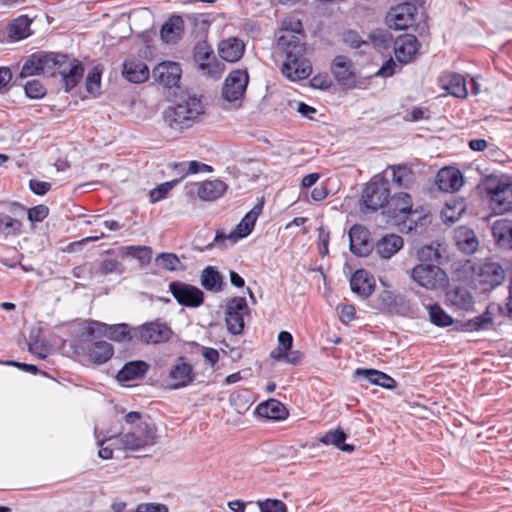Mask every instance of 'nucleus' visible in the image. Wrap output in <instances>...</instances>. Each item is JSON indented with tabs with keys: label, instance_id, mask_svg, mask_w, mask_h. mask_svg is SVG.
Listing matches in <instances>:
<instances>
[{
	"label": "nucleus",
	"instance_id": "2f4dec72",
	"mask_svg": "<svg viewBox=\"0 0 512 512\" xmlns=\"http://www.w3.org/2000/svg\"><path fill=\"white\" fill-rule=\"evenodd\" d=\"M403 247L402 237L395 234L383 236L376 244V252L384 259L391 258Z\"/></svg>",
	"mask_w": 512,
	"mask_h": 512
},
{
	"label": "nucleus",
	"instance_id": "6e6d98bb",
	"mask_svg": "<svg viewBox=\"0 0 512 512\" xmlns=\"http://www.w3.org/2000/svg\"><path fill=\"white\" fill-rule=\"evenodd\" d=\"M29 187L33 193L44 195L51 189V184L45 181L30 180Z\"/></svg>",
	"mask_w": 512,
	"mask_h": 512
},
{
	"label": "nucleus",
	"instance_id": "052dcab7",
	"mask_svg": "<svg viewBox=\"0 0 512 512\" xmlns=\"http://www.w3.org/2000/svg\"><path fill=\"white\" fill-rule=\"evenodd\" d=\"M278 343L279 349H283L284 351L290 350L293 343L292 335L287 331H281L278 334Z\"/></svg>",
	"mask_w": 512,
	"mask_h": 512
},
{
	"label": "nucleus",
	"instance_id": "0eeeda50",
	"mask_svg": "<svg viewBox=\"0 0 512 512\" xmlns=\"http://www.w3.org/2000/svg\"><path fill=\"white\" fill-rule=\"evenodd\" d=\"M473 277L483 290H490L502 284L505 272L499 263L485 260L473 266Z\"/></svg>",
	"mask_w": 512,
	"mask_h": 512
},
{
	"label": "nucleus",
	"instance_id": "6e6552de",
	"mask_svg": "<svg viewBox=\"0 0 512 512\" xmlns=\"http://www.w3.org/2000/svg\"><path fill=\"white\" fill-rule=\"evenodd\" d=\"M249 76L246 70L237 69L229 73L224 81L222 96L228 102H235L237 105L243 99Z\"/></svg>",
	"mask_w": 512,
	"mask_h": 512
},
{
	"label": "nucleus",
	"instance_id": "bb28decb",
	"mask_svg": "<svg viewBox=\"0 0 512 512\" xmlns=\"http://www.w3.org/2000/svg\"><path fill=\"white\" fill-rule=\"evenodd\" d=\"M492 234L499 247L512 249V220L495 221L492 226Z\"/></svg>",
	"mask_w": 512,
	"mask_h": 512
},
{
	"label": "nucleus",
	"instance_id": "aec40b11",
	"mask_svg": "<svg viewBox=\"0 0 512 512\" xmlns=\"http://www.w3.org/2000/svg\"><path fill=\"white\" fill-rule=\"evenodd\" d=\"M349 239L350 250L357 256H366L373 248L372 243L370 242L369 231L361 225H354L351 227L349 230Z\"/></svg>",
	"mask_w": 512,
	"mask_h": 512
},
{
	"label": "nucleus",
	"instance_id": "f704fd0d",
	"mask_svg": "<svg viewBox=\"0 0 512 512\" xmlns=\"http://www.w3.org/2000/svg\"><path fill=\"white\" fill-rule=\"evenodd\" d=\"M355 374L367 379L371 384L381 386L386 389H393L396 381L389 375L374 369H357Z\"/></svg>",
	"mask_w": 512,
	"mask_h": 512
},
{
	"label": "nucleus",
	"instance_id": "09e8293b",
	"mask_svg": "<svg viewBox=\"0 0 512 512\" xmlns=\"http://www.w3.org/2000/svg\"><path fill=\"white\" fill-rule=\"evenodd\" d=\"M416 257L419 263H433L440 257V254L431 245H424L417 250Z\"/></svg>",
	"mask_w": 512,
	"mask_h": 512
},
{
	"label": "nucleus",
	"instance_id": "e433bc0d",
	"mask_svg": "<svg viewBox=\"0 0 512 512\" xmlns=\"http://www.w3.org/2000/svg\"><path fill=\"white\" fill-rule=\"evenodd\" d=\"M183 32V20L180 16H172L160 31L162 40L166 43L175 42Z\"/></svg>",
	"mask_w": 512,
	"mask_h": 512
},
{
	"label": "nucleus",
	"instance_id": "de8ad7c7",
	"mask_svg": "<svg viewBox=\"0 0 512 512\" xmlns=\"http://www.w3.org/2000/svg\"><path fill=\"white\" fill-rule=\"evenodd\" d=\"M123 271V265L116 258H105L99 263L96 273L101 276H106L112 273L120 275Z\"/></svg>",
	"mask_w": 512,
	"mask_h": 512
},
{
	"label": "nucleus",
	"instance_id": "0e129e2a",
	"mask_svg": "<svg viewBox=\"0 0 512 512\" xmlns=\"http://www.w3.org/2000/svg\"><path fill=\"white\" fill-rule=\"evenodd\" d=\"M12 73L9 68H0V91L6 89L9 82L11 81Z\"/></svg>",
	"mask_w": 512,
	"mask_h": 512
},
{
	"label": "nucleus",
	"instance_id": "a878e982",
	"mask_svg": "<svg viewBox=\"0 0 512 512\" xmlns=\"http://www.w3.org/2000/svg\"><path fill=\"white\" fill-rule=\"evenodd\" d=\"M89 360L95 364L107 362L114 354L113 346L106 341H96L85 347Z\"/></svg>",
	"mask_w": 512,
	"mask_h": 512
},
{
	"label": "nucleus",
	"instance_id": "412c9836",
	"mask_svg": "<svg viewBox=\"0 0 512 512\" xmlns=\"http://www.w3.org/2000/svg\"><path fill=\"white\" fill-rule=\"evenodd\" d=\"M436 185L443 192H455L463 186V176L459 169L445 167L438 171Z\"/></svg>",
	"mask_w": 512,
	"mask_h": 512
},
{
	"label": "nucleus",
	"instance_id": "4468645a",
	"mask_svg": "<svg viewBox=\"0 0 512 512\" xmlns=\"http://www.w3.org/2000/svg\"><path fill=\"white\" fill-rule=\"evenodd\" d=\"M171 329L163 323L150 322L135 330V337L146 344H158L169 340Z\"/></svg>",
	"mask_w": 512,
	"mask_h": 512
},
{
	"label": "nucleus",
	"instance_id": "a211bd4d",
	"mask_svg": "<svg viewBox=\"0 0 512 512\" xmlns=\"http://www.w3.org/2000/svg\"><path fill=\"white\" fill-rule=\"evenodd\" d=\"M418 48V41L414 35L399 36L394 42L395 58L399 63L407 64L416 57Z\"/></svg>",
	"mask_w": 512,
	"mask_h": 512
},
{
	"label": "nucleus",
	"instance_id": "f257e3e1",
	"mask_svg": "<svg viewBox=\"0 0 512 512\" xmlns=\"http://www.w3.org/2000/svg\"><path fill=\"white\" fill-rule=\"evenodd\" d=\"M305 35L299 20L284 21L277 41L279 49L286 58L282 65V74L291 81L307 78L312 72L310 61L305 58Z\"/></svg>",
	"mask_w": 512,
	"mask_h": 512
},
{
	"label": "nucleus",
	"instance_id": "c756f323",
	"mask_svg": "<svg viewBox=\"0 0 512 512\" xmlns=\"http://www.w3.org/2000/svg\"><path fill=\"white\" fill-rule=\"evenodd\" d=\"M124 77L133 83H142L149 77V69L147 65L140 60H127L123 64Z\"/></svg>",
	"mask_w": 512,
	"mask_h": 512
},
{
	"label": "nucleus",
	"instance_id": "4be33fe9",
	"mask_svg": "<svg viewBox=\"0 0 512 512\" xmlns=\"http://www.w3.org/2000/svg\"><path fill=\"white\" fill-rule=\"evenodd\" d=\"M453 239L459 250L465 254H473L479 247V241L474 230L466 226L456 228Z\"/></svg>",
	"mask_w": 512,
	"mask_h": 512
},
{
	"label": "nucleus",
	"instance_id": "f8f14e48",
	"mask_svg": "<svg viewBox=\"0 0 512 512\" xmlns=\"http://www.w3.org/2000/svg\"><path fill=\"white\" fill-rule=\"evenodd\" d=\"M135 330L126 323L108 325L97 321L92 322L88 327L90 333L97 332L115 342L131 340L135 337Z\"/></svg>",
	"mask_w": 512,
	"mask_h": 512
},
{
	"label": "nucleus",
	"instance_id": "7c9ffc66",
	"mask_svg": "<svg viewBox=\"0 0 512 512\" xmlns=\"http://www.w3.org/2000/svg\"><path fill=\"white\" fill-rule=\"evenodd\" d=\"M257 414L271 420H284L288 416L286 407L276 399L260 403L256 408Z\"/></svg>",
	"mask_w": 512,
	"mask_h": 512
},
{
	"label": "nucleus",
	"instance_id": "ea45409f",
	"mask_svg": "<svg viewBox=\"0 0 512 512\" xmlns=\"http://www.w3.org/2000/svg\"><path fill=\"white\" fill-rule=\"evenodd\" d=\"M393 182L402 188H411L415 183L413 171L406 165L391 166Z\"/></svg>",
	"mask_w": 512,
	"mask_h": 512
},
{
	"label": "nucleus",
	"instance_id": "393cba45",
	"mask_svg": "<svg viewBox=\"0 0 512 512\" xmlns=\"http://www.w3.org/2000/svg\"><path fill=\"white\" fill-rule=\"evenodd\" d=\"M262 211V204L256 205L240 221L236 228L228 235L234 241L248 236L254 228L255 222Z\"/></svg>",
	"mask_w": 512,
	"mask_h": 512
},
{
	"label": "nucleus",
	"instance_id": "680f3d73",
	"mask_svg": "<svg viewBox=\"0 0 512 512\" xmlns=\"http://www.w3.org/2000/svg\"><path fill=\"white\" fill-rule=\"evenodd\" d=\"M396 66V63L392 59H389L376 74L382 77H390L395 73Z\"/></svg>",
	"mask_w": 512,
	"mask_h": 512
},
{
	"label": "nucleus",
	"instance_id": "69168bd1",
	"mask_svg": "<svg viewBox=\"0 0 512 512\" xmlns=\"http://www.w3.org/2000/svg\"><path fill=\"white\" fill-rule=\"evenodd\" d=\"M459 215H460V212H458L456 215L454 210L449 206H446L441 212L442 219L445 222H454L455 220L458 219Z\"/></svg>",
	"mask_w": 512,
	"mask_h": 512
},
{
	"label": "nucleus",
	"instance_id": "79ce46f5",
	"mask_svg": "<svg viewBox=\"0 0 512 512\" xmlns=\"http://www.w3.org/2000/svg\"><path fill=\"white\" fill-rule=\"evenodd\" d=\"M22 223L5 214L0 213V234L5 237L18 235L21 231Z\"/></svg>",
	"mask_w": 512,
	"mask_h": 512
},
{
	"label": "nucleus",
	"instance_id": "5701e85b",
	"mask_svg": "<svg viewBox=\"0 0 512 512\" xmlns=\"http://www.w3.org/2000/svg\"><path fill=\"white\" fill-rule=\"evenodd\" d=\"M245 44L236 37L222 40L218 45V54L222 60L237 62L244 54Z\"/></svg>",
	"mask_w": 512,
	"mask_h": 512
},
{
	"label": "nucleus",
	"instance_id": "dca6fc26",
	"mask_svg": "<svg viewBox=\"0 0 512 512\" xmlns=\"http://www.w3.org/2000/svg\"><path fill=\"white\" fill-rule=\"evenodd\" d=\"M211 55L212 48L207 44V42L203 41L195 46L194 58L199 64L200 69L205 71L207 75L217 78L221 75L223 68L216 60H214L213 63L210 62Z\"/></svg>",
	"mask_w": 512,
	"mask_h": 512
},
{
	"label": "nucleus",
	"instance_id": "e2e57ef3",
	"mask_svg": "<svg viewBox=\"0 0 512 512\" xmlns=\"http://www.w3.org/2000/svg\"><path fill=\"white\" fill-rule=\"evenodd\" d=\"M202 356L208 363L211 364V366H214L219 359L218 351L213 348H203Z\"/></svg>",
	"mask_w": 512,
	"mask_h": 512
},
{
	"label": "nucleus",
	"instance_id": "ddd939ff",
	"mask_svg": "<svg viewBox=\"0 0 512 512\" xmlns=\"http://www.w3.org/2000/svg\"><path fill=\"white\" fill-rule=\"evenodd\" d=\"M491 207L497 214L512 211V183L499 182L488 190Z\"/></svg>",
	"mask_w": 512,
	"mask_h": 512
},
{
	"label": "nucleus",
	"instance_id": "c85d7f7f",
	"mask_svg": "<svg viewBox=\"0 0 512 512\" xmlns=\"http://www.w3.org/2000/svg\"><path fill=\"white\" fill-rule=\"evenodd\" d=\"M440 83L451 95L465 98L468 94L465 78L456 73H447L440 77Z\"/></svg>",
	"mask_w": 512,
	"mask_h": 512
},
{
	"label": "nucleus",
	"instance_id": "cd10ccee",
	"mask_svg": "<svg viewBox=\"0 0 512 512\" xmlns=\"http://www.w3.org/2000/svg\"><path fill=\"white\" fill-rule=\"evenodd\" d=\"M352 292L366 298L372 294L374 290V280L365 270H357L350 279Z\"/></svg>",
	"mask_w": 512,
	"mask_h": 512
},
{
	"label": "nucleus",
	"instance_id": "c03bdc74",
	"mask_svg": "<svg viewBox=\"0 0 512 512\" xmlns=\"http://www.w3.org/2000/svg\"><path fill=\"white\" fill-rule=\"evenodd\" d=\"M428 314L430 321L437 326H449L453 323V319L438 304L429 306Z\"/></svg>",
	"mask_w": 512,
	"mask_h": 512
},
{
	"label": "nucleus",
	"instance_id": "37998d69",
	"mask_svg": "<svg viewBox=\"0 0 512 512\" xmlns=\"http://www.w3.org/2000/svg\"><path fill=\"white\" fill-rule=\"evenodd\" d=\"M125 255L137 259L142 265H146L151 261L152 249L148 246H126L123 248Z\"/></svg>",
	"mask_w": 512,
	"mask_h": 512
},
{
	"label": "nucleus",
	"instance_id": "7ed1b4c3",
	"mask_svg": "<svg viewBox=\"0 0 512 512\" xmlns=\"http://www.w3.org/2000/svg\"><path fill=\"white\" fill-rule=\"evenodd\" d=\"M157 427L149 419L140 421L135 427L110 438L112 445L126 452H143L157 443Z\"/></svg>",
	"mask_w": 512,
	"mask_h": 512
},
{
	"label": "nucleus",
	"instance_id": "8fccbe9b",
	"mask_svg": "<svg viewBox=\"0 0 512 512\" xmlns=\"http://www.w3.org/2000/svg\"><path fill=\"white\" fill-rule=\"evenodd\" d=\"M260 512H286V504L277 499H266L265 501H259L258 503Z\"/></svg>",
	"mask_w": 512,
	"mask_h": 512
},
{
	"label": "nucleus",
	"instance_id": "72a5a7b5",
	"mask_svg": "<svg viewBox=\"0 0 512 512\" xmlns=\"http://www.w3.org/2000/svg\"><path fill=\"white\" fill-rule=\"evenodd\" d=\"M148 364L144 361H131L126 363L117 374L119 382H127L139 379L144 376L148 370Z\"/></svg>",
	"mask_w": 512,
	"mask_h": 512
},
{
	"label": "nucleus",
	"instance_id": "49530a36",
	"mask_svg": "<svg viewBox=\"0 0 512 512\" xmlns=\"http://www.w3.org/2000/svg\"><path fill=\"white\" fill-rule=\"evenodd\" d=\"M155 261L158 266L168 271H177L182 268L180 259L173 253H160Z\"/></svg>",
	"mask_w": 512,
	"mask_h": 512
},
{
	"label": "nucleus",
	"instance_id": "f03ea898",
	"mask_svg": "<svg viewBox=\"0 0 512 512\" xmlns=\"http://www.w3.org/2000/svg\"><path fill=\"white\" fill-rule=\"evenodd\" d=\"M59 74L66 91L74 88L82 79L84 68L76 59H69L62 54H34L23 65L20 77L33 75L55 76Z\"/></svg>",
	"mask_w": 512,
	"mask_h": 512
},
{
	"label": "nucleus",
	"instance_id": "c9c22d12",
	"mask_svg": "<svg viewBox=\"0 0 512 512\" xmlns=\"http://www.w3.org/2000/svg\"><path fill=\"white\" fill-rule=\"evenodd\" d=\"M227 186L221 180H210L203 182L198 188V196L204 201H213L225 192Z\"/></svg>",
	"mask_w": 512,
	"mask_h": 512
},
{
	"label": "nucleus",
	"instance_id": "a19ab883",
	"mask_svg": "<svg viewBox=\"0 0 512 512\" xmlns=\"http://www.w3.org/2000/svg\"><path fill=\"white\" fill-rule=\"evenodd\" d=\"M201 285L209 291H220L222 287V276L211 266L206 267L201 273Z\"/></svg>",
	"mask_w": 512,
	"mask_h": 512
},
{
	"label": "nucleus",
	"instance_id": "39448f33",
	"mask_svg": "<svg viewBox=\"0 0 512 512\" xmlns=\"http://www.w3.org/2000/svg\"><path fill=\"white\" fill-rule=\"evenodd\" d=\"M411 279L427 290H440L449 283L447 273L433 263H418L410 271Z\"/></svg>",
	"mask_w": 512,
	"mask_h": 512
},
{
	"label": "nucleus",
	"instance_id": "13d9d810",
	"mask_svg": "<svg viewBox=\"0 0 512 512\" xmlns=\"http://www.w3.org/2000/svg\"><path fill=\"white\" fill-rule=\"evenodd\" d=\"M212 171V167L207 165V164H204V163H200V162H197V161H191L187 164V174H195V173H198V172H211Z\"/></svg>",
	"mask_w": 512,
	"mask_h": 512
},
{
	"label": "nucleus",
	"instance_id": "5fc2aeb1",
	"mask_svg": "<svg viewBox=\"0 0 512 512\" xmlns=\"http://www.w3.org/2000/svg\"><path fill=\"white\" fill-rule=\"evenodd\" d=\"M49 209L45 205H38L28 210V219L31 222H40L48 216Z\"/></svg>",
	"mask_w": 512,
	"mask_h": 512
},
{
	"label": "nucleus",
	"instance_id": "473e14b6",
	"mask_svg": "<svg viewBox=\"0 0 512 512\" xmlns=\"http://www.w3.org/2000/svg\"><path fill=\"white\" fill-rule=\"evenodd\" d=\"M332 73L339 83L349 85L353 80L352 64L344 56H337L333 60Z\"/></svg>",
	"mask_w": 512,
	"mask_h": 512
},
{
	"label": "nucleus",
	"instance_id": "3c124183",
	"mask_svg": "<svg viewBox=\"0 0 512 512\" xmlns=\"http://www.w3.org/2000/svg\"><path fill=\"white\" fill-rule=\"evenodd\" d=\"M176 183L177 180H174L158 185L156 188L150 191V201L155 203L165 198L168 192L174 187Z\"/></svg>",
	"mask_w": 512,
	"mask_h": 512
},
{
	"label": "nucleus",
	"instance_id": "f3484780",
	"mask_svg": "<svg viewBox=\"0 0 512 512\" xmlns=\"http://www.w3.org/2000/svg\"><path fill=\"white\" fill-rule=\"evenodd\" d=\"M387 213L394 219L395 223L405 221L412 216V199L408 193L401 192L395 194L388 201Z\"/></svg>",
	"mask_w": 512,
	"mask_h": 512
},
{
	"label": "nucleus",
	"instance_id": "6ab92c4d",
	"mask_svg": "<svg viewBox=\"0 0 512 512\" xmlns=\"http://www.w3.org/2000/svg\"><path fill=\"white\" fill-rule=\"evenodd\" d=\"M169 378L172 389H180L188 386L194 380L193 367L183 357H179L171 367Z\"/></svg>",
	"mask_w": 512,
	"mask_h": 512
},
{
	"label": "nucleus",
	"instance_id": "9b49d317",
	"mask_svg": "<svg viewBox=\"0 0 512 512\" xmlns=\"http://www.w3.org/2000/svg\"><path fill=\"white\" fill-rule=\"evenodd\" d=\"M248 312L246 300L242 297H234L226 307V325L229 332L234 335L241 334L244 329V315Z\"/></svg>",
	"mask_w": 512,
	"mask_h": 512
},
{
	"label": "nucleus",
	"instance_id": "58836bf2",
	"mask_svg": "<svg viewBox=\"0 0 512 512\" xmlns=\"http://www.w3.org/2000/svg\"><path fill=\"white\" fill-rule=\"evenodd\" d=\"M345 440L346 434L340 429L330 430L319 438V441L324 445H333L344 452H353L355 449L354 446L345 444Z\"/></svg>",
	"mask_w": 512,
	"mask_h": 512
},
{
	"label": "nucleus",
	"instance_id": "423d86ee",
	"mask_svg": "<svg viewBox=\"0 0 512 512\" xmlns=\"http://www.w3.org/2000/svg\"><path fill=\"white\" fill-rule=\"evenodd\" d=\"M389 196L388 183L383 178L375 177L366 184L361 195V204L366 211L374 212L388 203Z\"/></svg>",
	"mask_w": 512,
	"mask_h": 512
},
{
	"label": "nucleus",
	"instance_id": "20e7f679",
	"mask_svg": "<svg viewBox=\"0 0 512 512\" xmlns=\"http://www.w3.org/2000/svg\"><path fill=\"white\" fill-rule=\"evenodd\" d=\"M204 113L202 101L196 95H186L164 111V122L173 130L182 131L191 127Z\"/></svg>",
	"mask_w": 512,
	"mask_h": 512
},
{
	"label": "nucleus",
	"instance_id": "4d7b16f0",
	"mask_svg": "<svg viewBox=\"0 0 512 512\" xmlns=\"http://www.w3.org/2000/svg\"><path fill=\"white\" fill-rule=\"evenodd\" d=\"M343 40L345 43L349 44L352 48H359L364 41L360 38V36L355 31H348L344 34Z\"/></svg>",
	"mask_w": 512,
	"mask_h": 512
},
{
	"label": "nucleus",
	"instance_id": "2eb2a0df",
	"mask_svg": "<svg viewBox=\"0 0 512 512\" xmlns=\"http://www.w3.org/2000/svg\"><path fill=\"white\" fill-rule=\"evenodd\" d=\"M182 69L180 65L173 61H164L159 63L152 72L154 80L165 87L175 86L181 77Z\"/></svg>",
	"mask_w": 512,
	"mask_h": 512
},
{
	"label": "nucleus",
	"instance_id": "603ef678",
	"mask_svg": "<svg viewBox=\"0 0 512 512\" xmlns=\"http://www.w3.org/2000/svg\"><path fill=\"white\" fill-rule=\"evenodd\" d=\"M101 83V71L95 67L92 71H90L86 78V88L87 91L91 94H95L100 89Z\"/></svg>",
	"mask_w": 512,
	"mask_h": 512
},
{
	"label": "nucleus",
	"instance_id": "864d4df0",
	"mask_svg": "<svg viewBox=\"0 0 512 512\" xmlns=\"http://www.w3.org/2000/svg\"><path fill=\"white\" fill-rule=\"evenodd\" d=\"M25 93L29 98L39 99L45 95L46 90L38 80H31L25 84Z\"/></svg>",
	"mask_w": 512,
	"mask_h": 512
},
{
	"label": "nucleus",
	"instance_id": "bf43d9fd",
	"mask_svg": "<svg viewBox=\"0 0 512 512\" xmlns=\"http://www.w3.org/2000/svg\"><path fill=\"white\" fill-rule=\"evenodd\" d=\"M355 308L353 305H343L340 309V320L348 324L355 318Z\"/></svg>",
	"mask_w": 512,
	"mask_h": 512
},
{
	"label": "nucleus",
	"instance_id": "774afa93",
	"mask_svg": "<svg viewBox=\"0 0 512 512\" xmlns=\"http://www.w3.org/2000/svg\"><path fill=\"white\" fill-rule=\"evenodd\" d=\"M328 195V192L325 187L318 186L315 187L311 192V198L315 201H322Z\"/></svg>",
	"mask_w": 512,
	"mask_h": 512
},
{
	"label": "nucleus",
	"instance_id": "1a4fd4ad",
	"mask_svg": "<svg viewBox=\"0 0 512 512\" xmlns=\"http://www.w3.org/2000/svg\"><path fill=\"white\" fill-rule=\"evenodd\" d=\"M169 291L182 306L199 307L204 302V293L198 287L184 282H171Z\"/></svg>",
	"mask_w": 512,
	"mask_h": 512
},
{
	"label": "nucleus",
	"instance_id": "b1692460",
	"mask_svg": "<svg viewBox=\"0 0 512 512\" xmlns=\"http://www.w3.org/2000/svg\"><path fill=\"white\" fill-rule=\"evenodd\" d=\"M446 296L448 304L456 309L470 311L474 307V297L465 287L452 288Z\"/></svg>",
	"mask_w": 512,
	"mask_h": 512
},
{
	"label": "nucleus",
	"instance_id": "a18cd8bd",
	"mask_svg": "<svg viewBox=\"0 0 512 512\" xmlns=\"http://www.w3.org/2000/svg\"><path fill=\"white\" fill-rule=\"evenodd\" d=\"M39 330H33L29 335V351L34 356L44 359L49 353L48 346L38 339Z\"/></svg>",
	"mask_w": 512,
	"mask_h": 512
},
{
	"label": "nucleus",
	"instance_id": "338daca9",
	"mask_svg": "<svg viewBox=\"0 0 512 512\" xmlns=\"http://www.w3.org/2000/svg\"><path fill=\"white\" fill-rule=\"evenodd\" d=\"M491 323L492 318L489 316V314H483L479 317H476L474 320V324L477 329H484Z\"/></svg>",
	"mask_w": 512,
	"mask_h": 512
},
{
	"label": "nucleus",
	"instance_id": "4c0bfd02",
	"mask_svg": "<svg viewBox=\"0 0 512 512\" xmlns=\"http://www.w3.org/2000/svg\"><path fill=\"white\" fill-rule=\"evenodd\" d=\"M32 20L26 15H21L14 19L8 27V36L14 40H21L28 37L31 33L30 25Z\"/></svg>",
	"mask_w": 512,
	"mask_h": 512
},
{
	"label": "nucleus",
	"instance_id": "9d476101",
	"mask_svg": "<svg viewBox=\"0 0 512 512\" xmlns=\"http://www.w3.org/2000/svg\"><path fill=\"white\" fill-rule=\"evenodd\" d=\"M417 8L412 3H401L392 7L386 15V24L394 30H404L413 25Z\"/></svg>",
	"mask_w": 512,
	"mask_h": 512
}]
</instances>
